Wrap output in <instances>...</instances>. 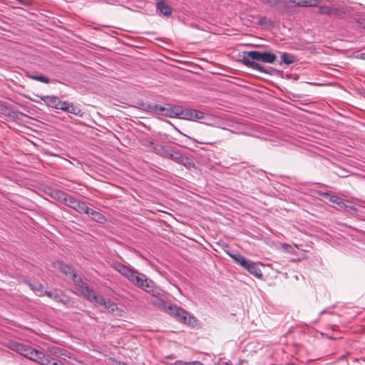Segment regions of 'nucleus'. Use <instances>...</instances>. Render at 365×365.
<instances>
[{
  "label": "nucleus",
  "mask_w": 365,
  "mask_h": 365,
  "mask_svg": "<svg viewBox=\"0 0 365 365\" xmlns=\"http://www.w3.org/2000/svg\"><path fill=\"white\" fill-rule=\"evenodd\" d=\"M277 58V56L270 51H250L243 52L242 58L240 60V62L252 70L272 75L277 71L275 68H265L259 62L273 63Z\"/></svg>",
  "instance_id": "1"
},
{
  "label": "nucleus",
  "mask_w": 365,
  "mask_h": 365,
  "mask_svg": "<svg viewBox=\"0 0 365 365\" xmlns=\"http://www.w3.org/2000/svg\"><path fill=\"white\" fill-rule=\"evenodd\" d=\"M11 349L23 356L38 363L39 365H63L62 361L54 360L50 354H46L40 350H37L29 345L14 342L11 345Z\"/></svg>",
  "instance_id": "2"
},
{
  "label": "nucleus",
  "mask_w": 365,
  "mask_h": 365,
  "mask_svg": "<svg viewBox=\"0 0 365 365\" xmlns=\"http://www.w3.org/2000/svg\"><path fill=\"white\" fill-rule=\"evenodd\" d=\"M128 281L153 296L158 293L156 291L154 282L148 279L144 274L139 272L136 269L133 270V274L132 277H130Z\"/></svg>",
  "instance_id": "3"
},
{
  "label": "nucleus",
  "mask_w": 365,
  "mask_h": 365,
  "mask_svg": "<svg viewBox=\"0 0 365 365\" xmlns=\"http://www.w3.org/2000/svg\"><path fill=\"white\" fill-rule=\"evenodd\" d=\"M78 292L81 296L89 302H95L98 304H105V298L97 295L95 291L88 284L80 289Z\"/></svg>",
  "instance_id": "4"
},
{
  "label": "nucleus",
  "mask_w": 365,
  "mask_h": 365,
  "mask_svg": "<svg viewBox=\"0 0 365 365\" xmlns=\"http://www.w3.org/2000/svg\"><path fill=\"white\" fill-rule=\"evenodd\" d=\"M78 292L81 296L89 302H95L98 304H105V298L97 295L95 291L88 284L80 289Z\"/></svg>",
  "instance_id": "5"
},
{
  "label": "nucleus",
  "mask_w": 365,
  "mask_h": 365,
  "mask_svg": "<svg viewBox=\"0 0 365 365\" xmlns=\"http://www.w3.org/2000/svg\"><path fill=\"white\" fill-rule=\"evenodd\" d=\"M174 309L175 310L174 317L178 321L185 324L190 325L192 327L196 325L197 320L193 316L190 315V314L186 310L180 307L178 308Z\"/></svg>",
  "instance_id": "6"
},
{
  "label": "nucleus",
  "mask_w": 365,
  "mask_h": 365,
  "mask_svg": "<svg viewBox=\"0 0 365 365\" xmlns=\"http://www.w3.org/2000/svg\"><path fill=\"white\" fill-rule=\"evenodd\" d=\"M182 119L198 121L200 120L205 119L207 117V114L201 110H198L193 108H182Z\"/></svg>",
  "instance_id": "7"
},
{
  "label": "nucleus",
  "mask_w": 365,
  "mask_h": 365,
  "mask_svg": "<svg viewBox=\"0 0 365 365\" xmlns=\"http://www.w3.org/2000/svg\"><path fill=\"white\" fill-rule=\"evenodd\" d=\"M182 107L179 106L168 105V107L161 106L159 115L169 118H178L182 119Z\"/></svg>",
  "instance_id": "8"
},
{
  "label": "nucleus",
  "mask_w": 365,
  "mask_h": 365,
  "mask_svg": "<svg viewBox=\"0 0 365 365\" xmlns=\"http://www.w3.org/2000/svg\"><path fill=\"white\" fill-rule=\"evenodd\" d=\"M66 205L81 214H86L89 211V207L87 206L86 202L79 201L72 195H70L69 197H68V201Z\"/></svg>",
  "instance_id": "9"
},
{
  "label": "nucleus",
  "mask_w": 365,
  "mask_h": 365,
  "mask_svg": "<svg viewBox=\"0 0 365 365\" xmlns=\"http://www.w3.org/2000/svg\"><path fill=\"white\" fill-rule=\"evenodd\" d=\"M319 195L328 200L329 202L336 204L338 206V209L345 210L348 207H350L351 210H355V209L353 207L346 205L344 200L341 197L337 196L335 194L330 193L328 192H319Z\"/></svg>",
  "instance_id": "10"
},
{
  "label": "nucleus",
  "mask_w": 365,
  "mask_h": 365,
  "mask_svg": "<svg viewBox=\"0 0 365 365\" xmlns=\"http://www.w3.org/2000/svg\"><path fill=\"white\" fill-rule=\"evenodd\" d=\"M111 267L123 277L127 278L128 279L130 277H132L133 274L134 269L120 262H113L111 264Z\"/></svg>",
  "instance_id": "11"
},
{
  "label": "nucleus",
  "mask_w": 365,
  "mask_h": 365,
  "mask_svg": "<svg viewBox=\"0 0 365 365\" xmlns=\"http://www.w3.org/2000/svg\"><path fill=\"white\" fill-rule=\"evenodd\" d=\"M53 264L56 269L66 277H71L76 272L70 265L63 263L62 261H56Z\"/></svg>",
  "instance_id": "12"
},
{
  "label": "nucleus",
  "mask_w": 365,
  "mask_h": 365,
  "mask_svg": "<svg viewBox=\"0 0 365 365\" xmlns=\"http://www.w3.org/2000/svg\"><path fill=\"white\" fill-rule=\"evenodd\" d=\"M50 196L59 202L66 205L68 201V197L70 195L61 190H53L51 191Z\"/></svg>",
  "instance_id": "13"
},
{
  "label": "nucleus",
  "mask_w": 365,
  "mask_h": 365,
  "mask_svg": "<svg viewBox=\"0 0 365 365\" xmlns=\"http://www.w3.org/2000/svg\"><path fill=\"white\" fill-rule=\"evenodd\" d=\"M86 214L91 216L92 220L96 222L103 224L107 222V218L105 215H103L101 212L93 209L89 208V211Z\"/></svg>",
  "instance_id": "14"
},
{
  "label": "nucleus",
  "mask_w": 365,
  "mask_h": 365,
  "mask_svg": "<svg viewBox=\"0 0 365 365\" xmlns=\"http://www.w3.org/2000/svg\"><path fill=\"white\" fill-rule=\"evenodd\" d=\"M156 9L160 12V14L166 16H170L172 14L171 7L166 4L164 0H159L157 1Z\"/></svg>",
  "instance_id": "15"
},
{
  "label": "nucleus",
  "mask_w": 365,
  "mask_h": 365,
  "mask_svg": "<svg viewBox=\"0 0 365 365\" xmlns=\"http://www.w3.org/2000/svg\"><path fill=\"white\" fill-rule=\"evenodd\" d=\"M246 270L258 279H262L263 277V274L256 262L251 261Z\"/></svg>",
  "instance_id": "16"
},
{
  "label": "nucleus",
  "mask_w": 365,
  "mask_h": 365,
  "mask_svg": "<svg viewBox=\"0 0 365 365\" xmlns=\"http://www.w3.org/2000/svg\"><path fill=\"white\" fill-rule=\"evenodd\" d=\"M40 98L48 106L56 109L60 103V98L55 96H41Z\"/></svg>",
  "instance_id": "17"
},
{
  "label": "nucleus",
  "mask_w": 365,
  "mask_h": 365,
  "mask_svg": "<svg viewBox=\"0 0 365 365\" xmlns=\"http://www.w3.org/2000/svg\"><path fill=\"white\" fill-rule=\"evenodd\" d=\"M297 6H316L321 0H290Z\"/></svg>",
  "instance_id": "18"
},
{
  "label": "nucleus",
  "mask_w": 365,
  "mask_h": 365,
  "mask_svg": "<svg viewBox=\"0 0 365 365\" xmlns=\"http://www.w3.org/2000/svg\"><path fill=\"white\" fill-rule=\"evenodd\" d=\"M281 57L282 61H279V64H282V63H284L286 65H289L291 63H293L296 61V56L287 52H284L282 54Z\"/></svg>",
  "instance_id": "19"
},
{
  "label": "nucleus",
  "mask_w": 365,
  "mask_h": 365,
  "mask_svg": "<svg viewBox=\"0 0 365 365\" xmlns=\"http://www.w3.org/2000/svg\"><path fill=\"white\" fill-rule=\"evenodd\" d=\"M178 163L182 165L187 169L195 168V166L194 161L191 158L184 155H182Z\"/></svg>",
  "instance_id": "20"
},
{
  "label": "nucleus",
  "mask_w": 365,
  "mask_h": 365,
  "mask_svg": "<svg viewBox=\"0 0 365 365\" xmlns=\"http://www.w3.org/2000/svg\"><path fill=\"white\" fill-rule=\"evenodd\" d=\"M62 294L61 291H58L56 289L52 290V291H45L44 294L46 295L48 297L53 299L56 302H58L59 300H61V295Z\"/></svg>",
  "instance_id": "21"
},
{
  "label": "nucleus",
  "mask_w": 365,
  "mask_h": 365,
  "mask_svg": "<svg viewBox=\"0 0 365 365\" xmlns=\"http://www.w3.org/2000/svg\"><path fill=\"white\" fill-rule=\"evenodd\" d=\"M68 110H67V113H71V114H73L75 115H77V116H83V112L82 111V110L75 106L73 103H70L69 106H68Z\"/></svg>",
  "instance_id": "22"
},
{
  "label": "nucleus",
  "mask_w": 365,
  "mask_h": 365,
  "mask_svg": "<svg viewBox=\"0 0 365 365\" xmlns=\"http://www.w3.org/2000/svg\"><path fill=\"white\" fill-rule=\"evenodd\" d=\"M78 291L81 289L83 286H85L87 283L85 282L81 277H79L75 272L74 274L71 277Z\"/></svg>",
  "instance_id": "23"
},
{
  "label": "nucleus",
  "mask_w": 365,
  "mask_h": 365,
  "mask_svg": "<svg viewBox=\"0 0 365 365\" xmlns=\"http://www.w3.org/2000/svg\"><path fill=\"white\" fill-rule=\"evenodd\" d=\"M78 291L81 289L83 286H85L87 283L85 282L81 277H79L75 272L74 274L71 277Z\"/></svg>",
  "instance_id": "24"
},
{
  "label": "nucleus",
  "mask_w": 365,
  "mask_h": 365,
  "mask_svg": "<svg viewBox=\"0 0 365 365\" xmlns=\"http://www.w3.org/2000/svg\"><path fill=\"white\" fill-rule=\"evenodd\" d=\"M101 306H103L105 309H107L109 312L114 313L115 311L118 310V305L111 302L110 300H106L105 299V304H100Z\"/></svg>",
  "instance_id": "25"
},
{
  "label": "nucleus",
  "mask_w": 365,
  "mask_h": 365,
  "mask_svg": "<svg viewBox=\"0 0 365 365\" xmlns=\"http://www.w3.org/2000/svg\"><path fill=\"white\" fill-rule=\"evenodd\" d=\"M160 107L161 106L157 103H148L145 111L159 115Z\"/></svg>",
  "instance_id": "26"
},
{
  "label": "nucleus",
  "mask_w": 365,
  "mask_h": 365,
  "mask_svg": "<svg viewBox=\"0 0 365 365\" xmlns=\"http://www.w3.org/2000/svg\"><path fill=\"white\" fill-rule=\"evenodd\" d=\"M27 76L31 79L38 81L44 83H50V79L48 77L43 75L29 74L27 75Z\"/></svg>",
  "instance_id": "27"
},
{
  "label": "nucleus",
  "mask_w": 365,
  "mask_h": 365,
  "mask_svg": "<svg viewBox=\"0 0 365 365\" xmlns=\"http://www.w3.org/2000/svg\"><path fill=\"white\" fill-rule=\"evenodd\" d=\"M170 151H172L171 146L161 145L158 149V155L165 158Z\"/></svg>",
  "instance_id": "28"
},
{
  "label": "nucleus",
  "mask_w": 365,
  "mask_h": 365,
  "mask_svg": "<svg viewBox=\"0 0 365 365\" xmlns=\"http://www.w3.org/2000/svg\"><path fill=\"white\" fill-rule=\"evenodd\" d=\"M60 298L61 300H59L58 302L62 303L68 307H72L73 306V302L71 300V299L65 295L63 292Z\"/></svg>",
  "instance_id": "29"
},
{
  "label": "nucleus",
  "mask_w": 365,
  "mask_h": 365,
  "mask_svg": "<svg viewBox=\"0 0 365 365\" xmlns=\"http://www.w3.org/2000/svg\"><path fill=\"white\" fill-rule=\"evenodd\" d=\"M29 287L34 291H37L41 292V294H44L43 285L38 282H34V284L29 283Z\"/></svg>",
  "instance_id": "30"
},
{
  "label": "nucleus",
  "mask_w": 365,
  "mask_h": 365,
  "mask_svg": "<svg viewBox=\"0 0 365 365\" xmlns=\"http://www.w3.org/2000/svg\"><path fill=\"white\" fill-rule=\"evenodd\" d=\"M262 1L273 7L279 4H283L284 6L288 4L287 1H284L283 0H262Z\"/></svg>",
  "instance_id": "31"
},
{
  "label": "nucleus",
  "mask_w": 365,
  "mask_h": 365,
  "mask_svg": "<svg viewBox=\"0 0 365 365\" xmlns=\"http://www.w3.org/2000/svg\"><path fill=\"white\" fill-rule=\"evenodd\" d=\"M318 12L320 14L330 15L332 13V9L328 6H321L318 8Z\"/></svg>",
  "instance_id": "32"
},
{
  "label": "nucleus",
  "mask_w": 365,
  "mask_h": 365,
  "mask_svg": "<svg viewBox=\"0 0 365 365\" xmlns=\"http://www.w3.org/2000/svg\"><path fill=\"white\" fill-rule=\"evenodd\" d=\"M227 255L234 260V262L236 264H238L239 262L242 259V258L244 257L242 255H241L240 252L232 253L230 252H227Z\"/></svg>",
  "instance_id": "33"
},
{
  "label": "nucleus",
  "mask_w": 365,
  "mask_h": 365,
  "mask_svg": "<svg viewBox=\"0 0 365 365\" xmlns=\"http://www.w3.org/2000/svg\"><path fill=\"white\" fill-rule=\"evenodd\" d=\"M69 104H70V103H68L67 101H62L60 100V103H58L56 109H59V110L66 112L67 110L69 109L68 108Z\"/></svg>",
  "instance_id": "34"
},
{
  "label": "nucleus",
  "mask_w": 365,
  "mask_h": 365,
  "mask_svg": "<svg viewBox=\"0 0 365 365\" xmlns=\"http://www.w3.org/2000/svg\"><path fill=\"white\" fill-rule=\"evenodd\" d=\"M173 155H174L173 161L177 163H179V161L180 160V159L182 157V154L181 153V152L175 148H173Z\"/></svg>",
  "instance_id": "35"
},
{
  "label": "nucleus",
  "mask_w": 365,
  "mask_h": 365,
  "mask_svg": "<svg viewBox=\"0 0 365 365\" xmlns=\"http://www.w3.org/2000/svg\"><path fill=\"white\" fill-rule=\"evenodd\" d=\"M179 307L175 305H169L165 307L166 312L170 316L175 317V310L174 308H178Z\"/></svg>",
  "instance_id": "36"
},
{
  "label": "nucleus",
  "mask_w": 365,
  "mask_h": 365,
  "mask_svg": "<svg viewBox=\"0 0 365 365\" xmlns=\"http://www.w3.org/2000/svg\"><path fill=\"white\" fill-rule=\"evenodd\" d=\"M251 262V260L245 258V257H243L242 258V259L239 262V263L237 264H240V266H242L244 269H247V267H248L249 265V263Z\"/></svg>",
  "instance_id": "37"
},
{
  "label": "nucleus",
  "mask_w": 365,
  "mask_h": 365,
  "mask_svg": "<svg viewBox=\"0 0 365 365\" xmlns=\"http://www.w3.org/2000/svg\"><path fill=\"white\" fill-rule=\"evenodd\" d=\"M150 147L152 150L157 155H158V149L160 148L161 145L155 144L153 142H150Z\"/></svg>",
  "instance_id": "38"
},
{
  "label": "nucleus",
  "mask_w": 365,
  "mask_h": 365,
  "mask_svg": "<svg viewBox=\"0 0 365 365\" xmlns=\"http://www.w3.org/2000/svg\"><path fill=\"white\" fill-rule=\"evenodd\" d=\"M137 108L143 110H145V108L147 106V104L148 103H145L143 101H138L137 103Z\"/></svg>",
  "instance_id": "39"
},
{
  "label": "nucleus",
  "mask_w": 365,
  "mask_h": 365,
  "mask_svg": "<svg viewBox=\"0 0 365 365\" xmlns=\"http://www.w3.org/2000/svg\"><path fill=\"white\" fill-rule=\"evenodd\" d=\"M183 365H203V364L198 361H195L192 362H185Z\"/></svg>",
  "instance_id": "40"
},
{
  "label": "nucleus",
  "mask_w": 365,
  "mask_h": 365,
  "mask_svg": "<svg viewBox=\"0 0 365 365\" xmlns=\"http://www.w3.org/2000/svg\"><path fill=\"white\" fill-rule=\"evenodd\" d=\"M167 159H169V160H173V158H174V155H173V147H172V151H170L168 154V155L166 156Z\"/></svg>",
  "instance_id": "41"
},
{
  "label": "nucleus",
  "mask_w": 365,
  "mask_h": 365,
  "mask_svg": "<svg viewBox=\"0 0 365 365\" xmlns=\"http://www.w3.org/2000/svg\"><path fill=\"white\" fill-rule=\"evenodd\" d=\"M358 23L360 24L361 26H362L364 29H365V19H359Z\"/></svg>",
  "instance_id": "42"
},
{
  "label": "nucleus",
  "mask_w": 365,
  "mask_h": 365,
  "mask_svg": "<svg viewBox=\"0 0 365 365\" xmlns=\"http://www.w3.org/2000/svg\"><path fill=\"white\" fill-rule=\"evenodd\" d=\"M197 143H201V144H207V145H212L214 143H215V141H208V142H199V141H197Z\"/></svg>",
  "instance_id": "43"
},
{
  "label": "nucleus",
  "mask_w": 365,
  "mask_h": 365,
  "mask_svg": "<svg viewBox=\"0 0 365 365\" xmlns=\"http://www.w3.org/2000/svg\"><path fill=\"white\" fill-rule=\"evenodd\" d=\"M359 58L365 60V53H361L357 56Z\"/></svg>",
  "instance_id": "44"
},
{
  "label": "nucleus",
  "mask_w": 365,
  "mask_h": 365,
  "mask_svg": "<svg viewBox=\"0 0 365 365\" xmlns=\"http://www.w3.org/2000/svg\"><path fill=\"white\" fill-rule=\"evenodd\" d=\"M265 21H266V18H265V17H263V18H262V19H259V24L260 25H262V24L265 22Z\"/></svg>",
  "instance_id": "45"
},
{
  "label": "nucleus",
  "mask_w": 365,
  "mask_h": 365,
  "mask_svg": "<svg viewBox=\"0 0 365 365\" xmlns=\"http://www.w3.org/2000/svg\"><path fill=\"white\" fill-rule=\"evenodd\" d=\"M182 363V361H176L175 363H174V365H180V364Z\"/></svg>",
  "instance_id": "46"
},
{
  "label": "nucleus",
  "mask_w": 365,
  "mask_h": 365,
  "mask_svg": "<svg viewBox=\"0 0 365 365\" xmlns=\"http://www.w3.org/2000/svg\"><path fill=\"white\" fill-rule=\"evenodd\" d=\"M345 357H346V355H342L340 356L339 360H342V359H345Z\"/></svg>",
  "instance_id": "47"
},
{
  "label": "nucleus",
  "mask_w": 365,
  "mask_h": 365,
  "mask_svg": "<svg viewBox=\"0 0 365 365\" xmlns=\"http://www.w3.org/2000/svg\"><path fill=\"white\" fill-rule=\"evenodd\" d=\"M225 365H229V364L227 362H225Z\"/></svg>",
  "instance_id": "48"
},
{
  "label": "nucleus",
  "mask_w": 365,
  "mask_h": 365,
  "mask_svg": "<svg viewBox=\"0 0 365 365\" xmlns=\"http://www.w3.org/2000/svg\"><path fill=\"white\" fill-rule=\"evenodd\" d=\"M287 365H293V364L289 363V364H287Z\"/></svg>",
  "instance_id": "49"
}]
</instances>
